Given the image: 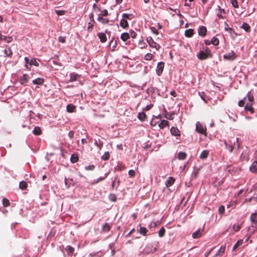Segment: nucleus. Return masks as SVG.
I'll return each instance as SVG.
<instances>
[{
    "label": "nucleus",
    "mask_w": 257,
    "mask_h": 257,
    "mask_svg": "<svg viewBox=\"0 0 257 257\" xmlns=\"http://www.w3.org/2000/svg\"><path fill=\"white\" fill-rule=\"evenodd\" d=\"M238 141V138H233L230 140L228 141V142H225L226 148L227 149L230 153L232 152L233 148H236L238 149L239 148Z\"/></svg>",
    "instance_id": "1"
},
{
    "label": "nucleus",
    "mask_w": 257,
    "mask_h": 257,
    "mask_svg": "<svg viewBox=\"0 0 257 257\" xmlns=\"http://www.w3.org/2000/svg\"><path fill=\"white\" fill-rule=\"evenodd\" d=\"M247 98L249 102H247L246 105L244 106V109L246 111H249L250 113L253 114L254 112V108L252 107L254 102L253 95L250 92H248L247 94Z\"/></svg>",
    "instance_id": "2"
},
{
    "label": "nucleus",
    "mask_w": 257,
    "mask_h": 257,
    "mask_svg": "<svg viewBox=\"0 0 257 257\" xmlns=\"http://www.w3.org/2000/svg\"><path fill=\"white\" fill-rule=\"evenodd\" d=\"M247 98L249 102H247L246 105L244 106V109L246 111H249L250 113L253 114L254 112V108L252 107L254 102L253 95L250 92H248L247 94Z\"/></svg>",
    "instance_id": "3"
},
{
    "label": "nucleus",
    "mask_w": 257,
    "mask_h": 257,
    "mask_svg": "<svg viewBox=\"0 0 257 257\" xmlns=\"http://www.w3.org/2000/svg\"><path fill=\"white\" fill-rule=\"evenodd\" d=\"M197 57L199 59L203 60L209 58H211L212 55L211 53L210 50L207 47H206L205 49L203 48V50L199 51Z\"/></svg>",
    "instance_id": "4"
},
{
    "label": "nucleus",
    "mask_w": 257,
    "mask_h": 257,
    "mask_svg": "<svg viewBox=\"0 0 257 257\" xmlns=\"http://www.w3.org/2000/svg\"><path fill=\"white\" fill-rule=\"evenodd\" d=\"M237 57V56L235 52L233 51L226 53L223 55V58L227 60L233 61L235 60Z\"/></svg>",
    "instance_id": "5"
},
{
    "label": "nucleus",
    "mask_w": 257,
    "mask_h": 257,
    "mask_svg": "<svg viewBox=\"0 0 257 257\" xmlns=\"http://www.w3.org/2000/svg\"><path fill=\"white\" fill-rule=\"evenodd\" d=\"M147 42L151 47L154 48L157 50H158L160 48V45L155 42L151 37H149L147 39Z\"/></svg>",
    "instance_id": "6"
},
{
    "label": "nucleus",
    "mask_w": 257,
    "mask_h": 257,
    "mask_svg": "<svg viewBox=\"0 0 257 257\" xmlns=\"http://www.w3.org/2000/svg\"><path fill=\"white\" fill-rule=\"evenodd\" d=\"M196 125V130L198 133L201 134H204L206 133V129L199 122H197Z\"/></svg>",
    "instance_id": "7"
},
{
    "label": "nucleus",
    "mask_w": 257,
    "mask_h": 257,
    "mask_svg": "<svg viewBox=\"0 0 257 257\" xmlns=\"http://www.w3.org/2000/svg\"><path fill=\"white\" fill-rule=\"evenodd\" d=\"M164 67V62H161L158 63L157 66V68H156V72L158 75L160 76L162 73V72L163 71Z\"/></svg>",
    "instance_id": "8"
},
{
    "label": "nucleus",
    "mask_w": 257,
    "mask_h": 257,
    "mask_svg": "<svg viewBox=\"0 0 257 257\" xmlns=\"http://www.w3.org/2000/svg\"><path fill=\"white\" fill-rule=\"evenodd\" d=\"M207 29L204 26H201L198 29V34L201 37H204L206 35Z\"/></svg>",
    "instance_id": "9"
},
{
    "label": "nucleus",
    "mask_w": 257,
    "mask_h": 257,
    "mask_svg": "<svg viewBox=\"0 0 257 257\" xmlns=\"http://www.w3.org/2000/svg\"><path fill=\"white\" fill-rule=\"evenodd\" d=\"M28 75L26 74H24L20 78V83L22 85H26L28 81Z\"/></svg>",
    "instance_id": "10"
},
{
    "label": "nucleus",
    "mask_w": 257,
    "mask_h": 257,
    "mask_svg": "<svg viewBox=\"0 0 257 257\" xmlns=\"http://www.w3.org/2000/svg\"><path fill=\"white\" fill-rule=\"evenodd\" d=\"M218 12H217V17L221 19H224V17L223 16L222 14H225V11L224 9H221L219 6H218Z\"/></svg>",
    "instance_id": "11"
},
{
    "label": "nucleus",
    "mask_w": 257,
    "mask_h": 257,
    "mask_svg": "<svg viewBox=\"0 0 257 257\" xmlns=\"http://www.w3.org/2000/svg\"><path fill=\"white\" fill-rule=\"evenodd\" d=\"M170 132L172 135L174 136H180V132L179 129L176 127H172L170 130Z\"/></svg>",
    "instance_id": "12"
},
{
    "label": "nucleus",
    "mask_w": 257,
    "mask_h": 257,
    "mask_svg": "<svg viewBox=\"0 0 257 257\" xmlns=\"http://www.w3.org/2000/svg\"><path fill=\"white\" fill-rule=\"evenodd\" d=\"M97 36L102 43H104L106 41L107 38L105 34L102 33H98Z\"/></svg>",
    "instance_id": "13"
},
{
    "label": "nucleus",
    "mask_w": 257,
    "mask_h": 257,
    "mask_svg": "<svg viewBox=\"0 0 257 257\" xmlns=\"http://www.w3.org/2000/svg\"><path fill=\"white\" fill-rule=\"evenodd\" d=\"M175 179L173 178L172 177H169L168 178V180L165 183L167 187H170L172 186L175 182Z\"/></svg>",
    "instance_id": "14"
},
{
    "label": "nucleus",
    "mask_w": 257,
    "mask_h": 257,
    "mask_svg": "<svg viewBox=\"0 0 257 257\" xmlns=\"http://www.w3.org/2000/svg\"><path fill=\"white\" fill-rule=\"evenodd\" d=\"M94 141L95 145L98 147L99 150H100L102 149L103 145L102 142L100 140L99 138L94 139Z\"/></svg>",
    "instance_id": "15"
},
{
    "label": "nucleus",
    "mask_w": 257,
    "mask_h": 257,
    "mask_svg": "<svg viewBox=\"0 0 257 257\" xmlns=\"http://www.w3.org/2000/svg\"><path fill=\"white\" fill-rule=\"evenodd\" d=\"M202 230H201V229L196 230L195 232L193 233L192 235V237L194 238H199L202 235Z\"/></svg>",
    "instance_id": "16"
},
{
    "label": "nucleus",
    "mask_w": 257,
    "mask_h": 257,
    "mask_svg": "<svg viewBox=\"0 0 257 257\" xmlns=\"http://www.w3.org/2000/svg\"><path fill=\"white\" fill-rule=\"evenodd\" d=\"M187 154L185 152H179L178 153V159L180 160H184L186 158Z\"/></svg>",
    "instance_id": "17"
},
{
    "label": "nucleus",
    "mask_w": 257,
    "mask_h": 257,
    "mask_svg": "<svg viewBox=\"0 0 257 257\" xmlns=\"http://www.w3.org/2000/svg\"><path fill=\"white\" fill-rule=\"evenodd\" d=\"M209 155V151L208 150L203 151L200 155V158L201 159H206Z\"/></svg>",
    "instance_id": "18"
},
{
    "label": "nucleus",
    "mask_w": 257,
    "mask_h": 257,
    "mask_svg": "<svg viewBox=\"0 0 257 257\" xmlns=\"http://www.w3.org/2000/svg\"><path fill=\"white\" fill-rule=\"evenodd\" d=\"M67 111L68 112H73L75 111L76 107L72 104H69L66 107Z\"/></svg>",
    "instance_id": "19"
},
{
    "label": "nucleus",
    "mask_w": 257,
    "mask_h": 257,
    "mask_svg": "<svg viewBox=\"0 0 257 257\" xmlns=\"http://www.w3.org/2000/svg\"><path fill=\"white\" fill-rule=\"evenodd\" d=\"M44 79L42 78H37L33 80V83L36 85H42L44 83Z\"/></svg>",
    "instance_id": "20"
},
{
    "label": "nucleus",
    "mask_w": 257,
    "mask_h": 257,
    "mask_svg": "<svg viewBox=\"0 0 257 257\" xmlns=\"http://www.w3.org/2000/svg\"><path fill=\"white\" fill-rule=\"evenodd\" d=\"M120 38L123 42H125L130 38V35L127 33H123L121 35Z\"/></svg>",
    "instance_id": "21"
},
{
    "label": "nucleus",
    "mask_w": 257,
    "mask_h": 257,
    "mask_svg": "<svg viewBox=\"0 0 257 257\" xmlns=\"http://www.w3.org/2000/svg\"><path fill=\"white\" fill-rule=\"evenodd\" d=\"M225 245H221L218 250L217 253L215 254L216 256L218 255H222L225 252Z\"/></svg>",
    "instance_id": "22"
},
{
    "label": "nucleus",
    "mask_w": 257,
    "mask_h": 257,
    "mask_svg": "<svg viewBox=\"0 0 257 257\" xmlns=\"http://www.w3.org/2000/svg\"><path fill=\"white\" fill-rule=\"evenodd\" d=\"M4 53L8 57H11L13 55V52L10 47H7L4 50Z\"/></svg>",
    "instance_id": "23"
},
{
    "label": "nucleus",
    "mask_w": 257,
    "mask_h": 257,
    "mask_svg": "<svg viewBox=\"0 0 257 257\" xmlns=\"http://www.w3.org/2000/svg\"><path fill=\"white\" fill-rule=\"evenodd\" d=\"M250 171L252 172H255L257 171V161H254L249 168Z\"/></svg>",
    "instance_id": "24"
},
{
    "label": "nucleus",
    "mask_w": 257,
    "mask_h": 257,
    "mask_svg": "<svg viewBox=\"0 0 257 257\" xmlns=\"http://www.w3.org/2000/svg\"><path fill=\"white\" fill-rule=\"evenodd\" d=\"M227 32L229 33L230 36L233 39H235L238 36L237 34L232 28H231L230 29H228V31H227Z\"/></svg>",
    "instance_id": "25"
},
{
    "label": "nucleus",
    "mask_w": 257,
    "mask_h": 257,
    "mask_svg": "<svg viewBox=\"0 0 257 257\" xmlns=\"http://www.w3.org/2000/svg\"><path fill=\"white\" fill-rule=\"evenodd\" d=\"M138 118L141 121H145L146 119L147 116L145 112H139L138 115Z\"/></svg>",
    "instance_id": "26"
},
{
    "label": "nucleus",
    "mask_w": 257,
    "mask_h": 257,
    "mask_svg": "<svg viewBox=\"0 0 257 257\" xmlns=\"http://www.w3.org/2000/svg\"><path fill=\"white\" fill-rule=\"evenodd\" d=\"M97 20L102 23L103 24H106L108 23L109 20L107 18H104L103 17L100 16L97 18Z\"/></svg>",
    "instance_id": "27"
},
{
    "label": "nucleus",
    "mask_w": 257,
    "mask_h": 257,
    "mask_svg": "<svg viewBox=\"0 0 257 257\" xmlns=\"http://www.w3.org/2000/svg\"><path fill=\"white\" fill-rule=\"evenodd\" d=\"M241 28L244 30L245 31L248 32L250 31V27L249 25L246 23L244 22L242 26L240 27Z\"/></svg>",
    "instance_id": "28"
},
{
    "label": "nucleus",
    "mask_w": 257,
    "mask_h": 257,
    "mask_svg": "<svg viewBox=\"0 0 257 257\" xmlns=\"http://www.w3.org/2000/svg\"><path fill=\"white\" fill-rule=\"evenodd\" d=\"M33 134L36 136H39L42 134V131L40 127L36 126L33 131Z\"/></svg>",
    "instance_id": "29"
},
{
    "label": "nucleus",
    "mask_w": 257,
    "mask_h": 257,
    "mask_svg": "<svg viewBox=\"0 0 257 257\" xmlns=\"http://www.w3.org/2000/svg\"><path fill=\"white\" fill-rule=\"evenodd\" d=\"M169 122L166 120H161V122L159 123V126L161 128H164L166 126L168 125Z\"/></svg>",
    "instance_id": "30"
},
{
    "label": "nucleus",
    "mask_w": 257,
    "mask_h": 257,
    "mask_svg": "<svg viewBox=\"0 0 257 257\" xmlns=\"http://www.w3.org/2000/svg\"><path fill=\"white\" fill-rule=\"evenodd\" d=\"M193 34V30L191 29L186 30L185 32V36L188 38L192 37Z\"/></svg>",
    "instance_id": "31"
},
{
    "label": "nucleus",
    "mask_w": 257,
    "mask_h": 257,
    "mask_svg": "<svg viewBox=\"0 0 257 257\" xmlns=\"http://www.w3.org/2000/svg\"><path fill=\"white\" fill-rule=\"evenodd\" d=\"M65 250L68 255H70L73 253L74 251V248L70 245H67L65 248Z\"/></svg>",
    "instance_id": "32"
},
{
    "label": "nucleus",
    "mask_w": 257,
    "mask_h": 257,
    "mask_svg": "<svg viewBox=\"0 0 257 257\" xmlns=\"http://www.w3.org/2000/svg\"><path fill=\"white\" fill-rule=\"evenodd\" d=\"M78 156L76 154H73L70 158V161L73 163L77 162L78 161Z\"/></svg>",
    "instance_id": "33"
},
{
    "label": "nucleus",
    "mask_w": 257,
    "mask_h": 257,
    "mask_svg": "<svg viewBox=\"0 0 257 257\" xmlns=\"http://www.w3.org/2000/svg\"><path fill=\"white\" fill-rule=\"evenodd\" d=\"M120 26L123 28H125L128 26V22L125 19H122L120 22Z\"/></svg>",
    "instance_id": "34"
},
{
    "label": "nucleus",
    "mask_w": 257,
    "mask_h": 257,
    "mask_svg": "<svg viewBox=\"0 0 257 257\" xmlns=\"http://www.w3.org/2000/svg\"><path fill=\"white\" fill-rule=\"evenodd\" d=\"M110 229V225L108 223H104L102 226V230L104 232H108Z\"/></svg>",
    "instance_id": "35"
},
{
    "label": "nucleus",
    "mask_w": 257,
    "mask_h": 257,
    "mask_svg": "<svg viewBox=\"0 0 257 257\" xmlns=\"http://www.w3.org/2000/svg\"><path fill=\"white\" fill-rule=\"evenodd\" d=\"M148 229L144 227L140 226V229H139V233L143 235H146L147 233L148 232Z\"/></svg>",
    "instance_id": "36"
},
{
    "label": "nucleus",
    "mask_w": 257,
    "mask_h": 257,
    "mask_svg": "<svg viewBox=\"0 0 257 257\" xmlns=\"http://www.w3.org/2000/svg\"><path fill=\"white\" fill-rule=\"evenodd\" d=\"M251 221L255 223H257V214L252 213L250 217Z\"/></svg>",
    "instance_id": "37"
},
{
    "label": "nucleus",
    "mask_w": 257,
    "mask_h": 257,
    "mask_svg": "<svg viewBox=\"0 0 257 257\" xmlns=\"http://www.w3.org/2000/svg\"><path fill=\"white\" fill-rule=\"evenodd\" d=\"M27 186H28V184H27V182L24 181H22L20 183L19 187L22 190H24V189H26Z\"/></svg>",
    "instance_id": "38"
},
{
    "label": "nucleus",
    "mask_w": 257,
    "mask_h": 257,
    "mask_svg": "<svg viewBox=\"0 0 257 257\" xmlns=\"http://www.w3.org/2000/svg\"><path fill=\"white\" fill-rule=\"evenodd\" d=\"M247 98V95L244 97L242 100H240L238 101V105L239 106V107H243L244 106V104L245 103V100Z\"/></svg>",
    "instance_id": "39"
},
{
    "label": "nucleus",
    "mask_w": 257,
    "mask_h": 257,
    "mask_svg": "<svg viewBox=\"0 0 257 257\" xmlns=\"http://www.w3.org/2000/svg\"><path fill=\"white\" fill-rule=\"evenodd\" d=\"M219 41L217 38L215 37H213L211 41V43H212L215 46H217L219 44Z\"/></svg>",
    "instance_id": "40"
},
{
    "label": "nucleus",
    "mask_w": 257,
    "mask_h": 257,
    "mask_svg": "<svg viewBox=\"0 0 257 257\" xmlns=\"http://www.w3.org/2000/svg\"><path fill=\"white\" fill-rule=\"evenodd\" d=\"M78 76V74H77L76 73H71L70 81H74L76 80Z\"/></svg>",
    "instance_id": "41"
},
{
    "label": "nucleus",
    "mask_w": 257,
    "mask_h": 257,
    "mask_svg": "<svg viewBox=\"0 0 257 257\" xmlns=\"http://www.w3.org/2000/svg\"><path fill=\"white\" fill-rule=\"evenodd\" d=\"M166 230L164 227H162L159 231L158 234L160 237H162L165 234Z\"/></svg>",
    "instance_id": "42"
},
{
    "label": "nucleus",
    "mask_w": 257,
    "mask_h": 257,
    "mask_svg": "<svg viewBox=\"0 0 257 257\" xmlns=\"http://www.w3.org/2000/svg\"><path fill=\"white\" fill-rule=\"evenodd\" d=\"M243 240L242 239L238 240L233 247V250H234L236 248L242 244Z\"/></svg>",
    "instance_id": "43"
},
{
    "label": "nucleus",
    "mask_w": 257,
    "mask_h": 257,
    "mask_svg": "<svg viewBox=\"0 0 257 257\" xmlns=\"http://www.w3.org/2000/svg\"><path fill=\"white\" fill-rule=\"evenodd\" d=\"M110 158V155L109 152H105L104 155L101 157V159L103 160H108Z\"/></svg>",
    "instance_id": "44"
},
{
    "label": "nucleus",
    "mask_w": 257,
    "mask_h": 257,
    "mask_svg": "<svg viewBox=\"0 0 257 257\" xmlns=\"http://www.w3.org/2000/svg\"><path fill=\"white\" fill-rule=\"evenodd\" d=\"M3 204L4 207H8L10 205V203L7 198H4L3 200Z\"/></svg>",
    "instance_id": "45"
},
{
    "label": "nucleus",
    "mask_w": 257,
    "mask_h": 257,
    "mask_svg": "<svg viewBox=\"0 0 257 257\" xmlns=\"http://www.w3.org/2000/svg\"><path fill=\"white\" fill-rule=\"evenodd\" d=\"M154 57L153 55L151 53H147L145 55L144 59L146 60H151Z\"/></svg>",
    "instance_id": "46"
},
{
    "label": "nucleus",
    "mask_w": 257,
    "mask_h": 257,
    "mask_svg": "<svg viewBox=\"0 0 257 257\" xmlns=\"http://www.w3.org/2000/svg\"><path fill=\"white\" fill-rule=\"evenodd\" d=\"M95 166L93 165H89L87 166H85L84 169L87 171H92L95 169Z\"/></svg>",
    "instance_id": "47"
},
{
    "label": "nucleus",
    "mask_w": 257,
    "mask_h": 257,
    "mask_svg": "<svg viewBox=\"0 0 257 257\" xmlns=\"http://www.w3.org/2000/svg\"><path fill=\"white\" fill-rule=\"evenodd\" d=\"M108 14V11L107 10H103L100 13V14L98 15V17H104L107 16Z\"/></svg>",
    "instance_id": "48"
},
{
    "label": "nucleus",
    "mask_w": 257,
    "mask_h": 257,
    "mask_svg": "<svg viewBox=\"0 0 257 257\" xmlns=\"http://www.w3.org/2000/svg\"><path fill=\"white\" fill-rule=\"evenodd\" d=\"M232 6L235 8H238V3L236 0H229Z\"/></svg>",
    "instance_id": "49"
},
{
    "label": "nucleus",
    "mask_w": 257,
    "mask_h": 257,
    "mask_svg": "<svg viewBox=\"0 0 257 257\" xmlns=\"http://www.w3.org/2000/svg\"><path fill=\"white\" fill-rule=\"evenodd\" d=\"M30 64L31 65H35L36 66H39V63L37 62L36 60L35 59H32L30 62Z\"/></svg>",
    "instance_id": "50"
},
{
    "label": "nucleus",
    "mask_w": 257,
    "mask_h": 257,
    "mask_svg": "<svg viewBox=\"0 0 257 257\" xmlns=\"http://www.w3.org/2000/svg\"><path fill=\"white\" fill-rule=\"evenodd\" d=\"M241 228V225L234 224L233 225V229L235 231H238Z\"/></svg>",
    "instance_id": "51"
},
{
    "label": "nucleus",
    "mask_w": 257,
    "mask_h": 257,
    "mask_svg": "<svg viewBox=\"0 0 257 257\" xmlns=\"http://www.w3.org/2000/svg\"><path fill=\"white\" fill-rule=\"evenodd\" d=\"M93 24L94 23L92 22H89L88 24V27H87V31L88 32H91L92 30L93 27Z\"/></svg>",
    "instance_id": "52"
},
{
    "label": "nucleus",
    "mask_w": 257,
    "mask_h": 257,
    "mask_svg": "<svg viewBox=\"0 0 257 257\" xmlns=\"http://www.w3.org/2000/svg\"><path fill=\"white\" fill-rule=\"evenodd\" d=\"M225 211V208L223 205H221L219 206L218 209V213L219 214H223L224 213Z\"/></svg>",
    "instance_id": "53"
},
{
    "label": "nucleus",
    "mask_w": 257,
    "mask_h": 257,
    "mask_svg": "<svg viewBox=\"0 0 257 257\" xmlns=\"http://www.w3.org/2000/svg\"><path fill=\"white\" fill-rule=\"evenodd\" d=\"M55 12L58 16H62L65 13V11L64 10H55Z\"/></svg>",
    "instance_id": "54"
},
{
    "label": "nucleus",
    "mask_w": 257,
    "mask_h": 257,
    "mask_svg": "<svg viewBox=\"0 0 257 257\" xmlns=\"http://www.w3.org/2000/svg\"><path fill=\"white\" fill-rule=\"evenodd\" d=\"M133 38H136L137 36V34L136 32H135L133 30H132L130 31V35Z\"/></svg>",
    "instance_id": "55"
},
{
    "label": "nucleus",
    "mask_w": 257,
    "mask_h": 257,
    "mask_svg": "<svg viewBox=\"0 0 257 257\" xmlns=\"http://www.w3.org/2000/svg\"><path fill=\"white\" fill-rule=\"evenodd\" d=\"M135 172L133 170H130L128 171V175L131 177H134L135 176Z\"/></svg>",
    "instance_id": "56"
},
{
    "label": "nucleus",
    "mask_w": 257,
    "mask_h": 257,
    "mask_svg": "<svg viewBox=\"0 0 257 257\" xmlns=\"http://www.w3.org/2000/svg\"><path fill=\"white\" fill-rule=\"evenodd\" d=\"M153 106V105L152 104H151L150 105H148L143 109V110L145 111L149 110Z\"/></svg>",
    "instance_id": "57"
},
{
    "label": "nucleus",
    "mask_w": 257,
    "mask_h": 257,
    "mask_svg": "<svg viewBox=\"0 0 257 257\" xmlns=\"http://www.w3.org/2000/svg\"><path fill=\"white\" fill-rule=\"evenodd\" d=\"M131 16V15H130V14H122V18L124 19H130Z\"/></svg>",
    "instance_id": "58"
},
{
    "label": "nucleus",
    "mask_w": 257,
    "mask_h": 257,
    "mask_svg": "<svg viewBox=\"0 0 257 257\" xmlns=\"http://www.w3.org/2000/svg\"><path fill=\"white\" fill-rule=\"evenodd\" d=\"M59 41L61 43H65V38L64 37L60 36L58 38Z\"/></svg>",
    "instance_id": "59"
},
{
    "label": "nucleus",
    "mask_w": 257,
    "mask_h": 257,
    "mask_svg": "<svg viewBox=\"0 0 257 257\" xmlns=\"http://www.w3.org/2000/svg\"><path fill=\"white\" fill-rule=\"evenodd\" d=\"M106 177V174L105 175V176L104 177H99L97 180V181L95 182V183H97L98 182H99V181H101L102 180H103Z\"/></svg>",
    "instance_id": "60"
},
{
    "label": "nucleus",
    "mask_w": 257,
    "mask_h": 257,
    "mask_svg": "<svg viewBox=\"0 0 257 257\" xmlns=\"http://www.w3.org/2000/svg\"><path fill=\"white\" fill-rule=\"evenodd\" d=\"M118 169L119 170L121 171L122 170H124L125 169V167L122 164H119L117 166Z\"/></svg>",
    "instance_id": "61"
},
{
    "label": "nucleus",
    "mask_w": 257,
    "mask_h": 257,
    "mask_svg": "<svg viewBox=\"0 0 257 257\" xmlns=\"http://www.w3.org/2000/svg\"><path fill=\"white\" fill-rule=\"evenodd\" d=\"M231 28L229 27L228 24L226 22H224V29L226 31H228V29H230Z\"/></svg>",
    "instance_id": "62"
},
{
    "label": "nucleus",
    "mask_w": 257,
    "mask_h": 257,
    "mask_svg": "<svg viewBox=\"0 0 257 257\" xmlns=\"http://www.w3.org/2000/svg\"><path fill=\"white\" fill-rule=\"evenodd\" d=\"M74 133L73 131H70L68 133V136L70 139H72L74 137Z\"/></svg>",
    "instance_id": "63"
},
{
    "label": "nucleus",
    "mask_w": 257,
    "mask_h": 257,
    "mask_svg": "<svg viewBox=\"0 0 257 257\" xmlns=\"http://www.w3.org/2000/svg\"><path fill=\"white\" fill-rule=\"evenodd\" d=\"M89 18L91 20V22H92L93 23H95V21H94V18H93V14H90L89 15Z\"/></svg>",
    "instance_id": "64"
}]
</instances>
